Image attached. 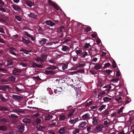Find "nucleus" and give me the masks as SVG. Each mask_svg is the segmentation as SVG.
<instances>
[{"label":"nucleus","mask_w":134,"mask_h":134,"mask_svg":"<svg viewBox=\"0 0 134 134\" xmlns=\"http://www.w3.org/2000/svg\"><path fill=\"white\" fill-rule=\"evenodd\" d=\"M80 119H79L78 118H75L74 117H71L69 122L71 124H74Z\"/></svg>","instance_id":"obj_6"},{"label":"nucleus","mask_w":134,"mask_h":134,"mask_svg":"<svg viewBox=\"0 0 134 134\" xmlns=\"http://www.w3.org/2000/svg\"><path fill=\"white\" fill-rule=\"evenodd\" d=\"M36 128L37 130L40 131H42L44 129H45V126H42L40 125L39 126H37Z\"/></svg>","instance_id":"obj_31"},{"label":"nucleus","mask_w":134,"mask_h":134,"mask_svg":"<svg viewBox=\"0 0 134 134\" xmlns=\"http://www.w3.org/2000/svg\"><path fill=\"white\" fill-rule=\"evenodd\" d=\"M105 107V105H102V106H100V108L98 109V110H102L103 108Z\"/></svg>","instance_id":"obj_59"},{"label":"nucleus","mask_w":134,"mask_h":134,"mask_svg":"<svg viewBox=\"0 0 134 134\" xmlns=\"http://www.w3.org/2000/svg\"><path fill=\"white\" fill-rule=\"evenodd\" d=\"M50 24L49 26H53L55 24L51 20H50Z\"/></svg>","instance_id":"obj_53"},{"label":"nucleus","mask_w":134,"mask_h":134,"mask_svg":"<svg viewBox=\"0 0 134 134\" xmlns=\"http://www.w3.org/2000/svg\"><path fill=\"white\" fill-rule=\"evenodd\" d=\"M41 57L44 60H46L47 59V55L45 54L41 55Z\"/></svg>","instance_id":"obj_51"},{"label":"nucleus","mask_w":134,"mask_h":134,"mask_svg":"<svg viewBox=\"0 0 134 134\" xmlns=\"http://www.w3.org/2000/svg\"><path fill=\"white\" fill-rule=\"evenodd\" d=\"M22 70L20 69L14 68L13 70V74L15 75H20L22 72Z\"/></svg>","instance_id":"obj_4"},{"label":"nucleus","mask_w":134,"mask_h":134,"mask_svg":"<svg viewBox=\"0 0 134 134\" xmlns=\"http://www.w3.org/2000/svg\"><path fill=\"white\" fill-rule=\"evenodd\" d=\"M20 52H23L25 53H26V52H27V50L24 49H22L20 50Z\"/></svg>","instance_id":"obj_61"},{"label":"nucleus","mask_w":134,"mask_h":134,"mask_svg":"<svg viewBox=\"0 0 134 134\" xmlns=\"http://www.w3.org/2000/svg\"><path fill=\"white\" fill-rule=\"evenodd\" d=\"M96 65L94 66V69L96 70H98L100 69L101 68V66L99 64H94Z\"/></svg>","instance_id":"obj_33"},{"label":"nucleus","mask_w":134,"mask_h":134,"mask_svg":"<svg viewBox=\"0 0 134 134\" xmlns=\"http://www.w3.org/2000/svg\"><path fill=\"white\" fill-rule=\"evenodd\" d=\"M45 72L47 74L51 75L55 74V72L52 70H46Z\"/></svg>","instance_id":"obj_27"},{"label":"nucleus","mask_w":134,"mask_h":134,"mask_svg":"<svg viewBox=\"0 0 134 134\" xmlns=\"http://www.w3.org/2000/svg\"><path fill=\"white\" fill-rule=\"evenodd\" d=\"M98 107L97 105L96 106H92L90 107V108L91 109H95L97 108Z\"/></svg>","instance_id":"obj_64"},{"label":"nucleus","mask_w":134,"mask_h":134,"mask_svg":"<svg viewBox=\"0 0 134 134\" xmlns=\"http://www.w3.org/2000/svg\"><path fill=\"white\" fill-rule=\"evenodd\" d=\"M15 18L18 21H21V18L18 15H16L15 16Z\"/></svg>","instance_id":"obj_46"},{"label":"nucleus","mask_w":134,"mask_h":134,"mask_svg":"<svg viewBox=\"0 0 134 134\" xmlns=\"http://www.w3.org/2000/svg\"><path fill=\"white\" fill-rule=\"evenodd\" d=\"M52 117L53 116L52 115H48L45 116V118L46 120H49L51 119Z\"/></svg>","instance_id":"obj_30"},{"label":"nucleus","mask_w":134,"mask_h":134,"mask_svg":"<svg viewBox=\"0 0 134 134\" xmlns=\"http://www.w3.org/2000/svg\"><path fill=\"white\" fill-rule=\"evenodd\" d=\"M15 89L17 92H21L24 90V87L21 84H17L15 87Z\"/></svg>","instance_id":"obj_3"},{"label":"nucleus","mask_w":134,"mask_h":134,"mask_svg":"<svg viewBox=\"0 0 134 134\" xmlns=\"http://www.w3.org/2000/svg\"><path fill=\"white\" fill-rule=\"evenodd\" d=\"M53 42H48L47 43H46V46H51L53 45Z\"/></svg>","instance_id":"obj_55"},{"label":"nucleus","mask_w":134,"mask_h":134,"mask_svg":"<svg viewBox=\"0 0 134 134\" xmlns=\"http://www.w3.org/2000/svg\"><path fill=\"white\" fill-rule=\"evenodd\" d=\"M41 119L39 118L36 119V123L37 124H38L41 121Z\"/></svg>","instance_id":"obj_62"},{"label":"nucleus","mask_w":134,"mask_h":134,"mask_svg":"<svg viewBox=\"0 0 134 134\" xmlns=\"http://www.w3.org/2000/svg\"><path fill=\"white\" fill-rule=\"evenodd\" d=\"M82 118L83 120H86L91 118H90V115L89 114L86 113L83 115L82 116Z\"/></svg>","instance_id":"obj_17"},{"label":"nucleus","mask_w":134,"mask_h":134,"mask_svg":"<svg viewBox=\"0 0 134 134\" xmlns=\"http://www.w3.org/2000/svg\"><path fill=\"white\" fill-rule=\"evenodd\" d=\"M106 92L105 91H102L100 92L98 95V97H101L102 96L105 94Z\"/></svg>","instance_id":"obj_38"},{"label":"nucleus","mask_w":134,"mask_h":134,"mask_svg":"<svg viewBox=\"0 0 134 134\" xmlns=\"http://www.w3.org/2000/svg\"><path fill=\"white\" fill-rule=\"evenodd\" d=\"M75 112V110H70V111H69V114H68V116L70 117Z\"/></svg>","instance_id":"obj_36"},{"label":"nucleus","mask_w":134,"mask_h":134,"mask_svg":"<svg viewBox=\"0 0 134 134\" xmlns=\"http://www.w3.org/2000/svg\"><path fill=\"white\" fill-rule=\"evenodd\" d=\"M69 48L68 46H64L63 45L62 46V50L64 51H69Z\"/></svg>","instance_id":"obj_22"},{"label":"nucleus","mask_w":134,"mask_h":134,"mask_svg":"<svg viewBox=\"0 0 134 134\" xmlns=\"http://www.w3.org/2000/svg\"><path fill=\"white\" fill-rule=\"evenodd\" d=\"M23 121V122L25 123H30V122H31L30 120L28 118L24 119Z\"/></svg>","instance_id":"obj_42"},{"label":"nucleus","mask_w":134,"mask_h":134,"mask_svg":"<svg viewBox=\"0 0 134 134\" xmlns=\"http://www.w3.org/2000/svg\"><path fill=\"white\" fill-rule=\"evenodd\" d=\"M81 56V57L82 59L84 58L86 56L88 55V53L87 52H85L84 54H83Z\"/></svg>","instance_id":"obj_45"},{"label":"nucleus","mask_w":134,"mask_h":134,"mask_svg":"<svg viewBox=\"0 0 134 134\" xmlns=\"http://www.w3.org/2000/svg\"><path fill=\"white\" fill-rule=\"evenodd\" d=\"M48 3L49 4L53 6L57 10L59 9V7L57 4L52 1L51 0L49 1Z\"/></svg>","instance_id":"obj_7"},{"label":"nucleus","mask_w":134,"mask_h":134,"mask_svg":"<svg viewBox=\"0 0 134 134\" xmlns=\"http://www.w3.org/2000/svg\"><path fill=\"white\" fill-rule=\"evenodd\" d=\"M29 17L33 18H35L36 17V15L34 13H30L28 16Z\"/></svg>","instance_id":"obj_40"},{"label":"nucleus","mask_w":134,"mask_h":134,"mask_svg":"<svg viewBox=\"0 0 134 134\" xmlns=\"http://www.w3.org/2000/svg\"><path fill=\"white\" fill-rule=\"evenodd\" d=\"M92 103V101H90L89 102H87L85 105L86 107H87L88 106L91 105Z\"/></svg>","instance_id":"obj_56"},{"label":"nucleus","mask_w":134,"mask_h":134,"mask_svg":"<svg viewBox=\"0 0 134 134\" xmlns=\"http://www.w3.org/2000/svg\"><path fill=\"white\" fill-rule=\"evenodd\" d=\"M119 80V79L118 78L113 79L112 80V81H114L116 83L118 82Z\"/></svg>","instance_id":"obj_63"},{"label":"nucleus","mask_w":134,"mask_h":134,"mask_svg":"<svg viewBox=\"0 0 134 134\" xmlns=\"http://www.w3.org/2000/svg\"><path fill=\"white\" fill-rule=\"evenodd\" d=\"M47 41V39L44 38H42L41 40H39L38 41L39 43L41 45H43L45 44L46 42Z\"/></svg>","instance_id":"obj_16"},{"label":"nucleus","mask_w":134,"mask_h":134,"mask_svg":"<svg viewBox=\"0 0 134 134\" xmlns=\"http://www.w3.org/2000/svg\"><path fill=\"white\" fill-rule=\"evenodd\" d=\"M91 127L90 126H87V130L88 132H91Z\"/></svg>","instance_id":"obj_57"},{"label":"nucleus","mask_w":134,"mask_h":134,"mask_svg":"<svg viewBox=\"0 0 134 134\" xmlns=\"http://www.w3.org/2000/svg\"><path fill=\"white\" fill-rule=\"evenodd\" d=\"M111 87L110 85L108 86V85L105 86L103 87V88H108L107 89H106L105 90V91H106L107 92H109L110 89L111 88Z\"/></svg>","instance_id":"obj_34"},{"label":"nucleus","mask_w":134,"mask_h":134,"mask_svg":"<svg viewBox=\"0 0 134 134\" xmlns=\"http://www.w3.org/2000/svg\"><path fill=\"white\" fill-rule=\"evenodd\" d=\"M103 127L102 125L99 124L97 125L94 129L93 133H97L98 132H101Z\"/></svg>","instance_id":"obj_1"},{"label":"nucleus","mask_w":134,"mask_h":134,"mask_svg":"<svg viewBox=\"0 0 134 134\" xmlns=\"http://www.w3.org/2000/svg\"><path fill=\"white\" fill-rule=\"evenodd\" d=\"M8 79L10 81L14 82L15 81L16 78L15 76H11L8 77Z\"/></svg>","instance_id":"obj_23"},{"label":"nucleus","mask_w":134,"mask_h":134,"mask_svg":"<svg viewBox=\"0 0 134 134\" xmlns=\"http://www.w3.org/2000/svg\"><path fill=\"white\" fill-rule=\"evenodd\" d=\"M103 99L104 102H106L110 101L111 99V98L108 97H106L104 98Z\"/></svg>","instance_id":"obj_35"},{"label":"nucleus","mask_w":134,"mask_h":134,"mask_svg":"<svg viewBox=\"0 0 134 134\" xmlns=\"http://www.w3.org/2000/svg\"><path fill=\"white\" fill-rule=\"evenodd\" d=\"M111 64L110 63H105V65L103 67V68H107V67H109V66H110Z\"/></svg>","instance_id":"obj_49"},{"label":"nucleus","mask_w":134,"mask_h":134,"mask_svg":"<svg viewBox=\"0 0 134 134\" xmlns=\"http://www.w3.org/2000/svg\"><path fill=\"white\" fill-rule=\"evenodd\" d=\"M51 70H54L56 69L57 67L53 65H50Z\"/></svg>","instance_id":"obj_50"},{"label":"nucleus","mask_w":134,"mask_h":134,"mask_svg":"<svg viewBox=\"0 0 134 134\" xmlns=\"http://www.w3.org/2000/svg\"><path fill=\"white\" fill-rule=\"evenodd\" d=\"M91 29V28L90 27H87L85 29V31L86 32H88L90 31Z\"/></svg>","instance_id":"obj_47"},{"label":"nucleus","mask_w":134,"mask_h":134,"mask_svg":"<svg viewBox=\"0 0 134 134\" xmlns=\"http://www.w3.org/2000/svg\"><path fill=\"white\" fill-rule=\"evenodd\" d=\"M7 66H12L13 65V61L11 60H8L7 61Z\"/></svg>","instance_id":"obj_29"},{"label":"nucleus","mask_w":134,"mask_h":134,"mask_svg":"<svg viewBox=\"0 0 134 134\" xmlns=\"http://www.w3.org/2000/svg\"><path fill=\"white\" fill-rule=\"evenodd\" d=\"M50 20H47L46 21H44L43 22V24H46L47 25L49 26Z\"/></svg>","instance_id":"obj_48"},{"label":"nucleus","mask_w":134,"mask_h":134,"mask_svg":"<svg viewBox=\"0 0 134 134\" xmlns=\"http://www.w3.org/2000/svg\"><path fill=\"white\" fill-rule=\"evenodd\" d=\"M75 52L77 54L76 55L77 56H81L83 53V52L81 49L76 50L75 51Z\"/></svg>","instance_id":"obj_13"},{"label":"nucleus","mask_w":134,"mask_h":134,"mask_svg":"<svg viewBox=\"0 0 134 134\" xmlns=\"http://www.w3.org/2000/svg\"><path fill=\"white\" fill-rule=\"evenodd\" d=\"M22 42L26 44H29L31 43V42L30 41L27 40L23 37L22 38Z\"/></svg>","instance_id":"obj_32"},{"label":"nucleus","mask_w":134,"mask_h":134,"mask_svg":"<svg viewBox=\"0 0 134 134\" xmlns=\"http://www.w3.org/2000/svg\"><path fill=\"white\" fill-rule=\"evenodd\" d=\"M78 64L79 67H81V68L83 67L85 65V63Z\"/></svg>","instance_id":"obj_60"},{"label":"nucleus","mask_w":134,"mask_h":134,"mask_svg":"<svg viewBox=\"0 0 134 134\" xmlns=\"http://www.w3.org/2000/svg\"><path fill=\"white\" fill-rule=\"evenodd\" d=\"M87 125V123L86 122H82L80 124L78 127L79 128H83L85 126Z\"/></svg>","instance_id":"obj_24"},{"label":"nucleus","mask_w":134,"mask_h":134,"mask_svg":"<svg viewBox=\"0 0 134 134\" xmlns=\"http://www.w3.org/2000/svg\"><path fill=\"white\" fill-rule=\"evenodd\" d=\"M93 120L92 123L94 125H95L98 123V117H94L92 118Z\"/></svg>","instance_id":"obj_15"},{"label":"nucleus","mask_w":134,"mask_h":134,"mask_svg":"<svg viewBox=\"0 0 134 134\" xmlns=\"http://www.w3.org/2000/svg\"><path fill=\"white\" fill-rule=\"evenodd\" d=\"M127 99L125 102V104L129 103L131 101V99L129 98V97H127Z\"/></svg>","instance_id":"obj_58"},{"label":"nucleus","mask_w":134,"mask_h":134,"mask_svg":"<svg viewBox=\"0 0 134 134\" xmlns=\"http://www.w3.org/2000/svg\"><path fill=\"white\" fill-rule=\"evenodd\" d=\"M7 130V127L4 125H0V130L4 132L6 131Z\"/></svg>","instance_id":"obj_20"},{"label":"nucleus","mask_w":134,"mask_h":134,"mask_svg":"<svg viewBox=\"0 0 134 134\" xmlns=\"http://www.w3.org/2000/svg\"><path fill=\"white\" fill-rule=\"evenodd\" d=\"M13 111L14 112L17 113H23L25 112V111L23 110L20 108L18 109H15L13 110Z\"/></svg>","instance_id":"obj_12"},{"label":"nucleus","mask_w":134,"mask_h":134,"mask_svg":"<svg viewBox=\"0 0 134 134\" xmlns=\"http://www.w3.org/2000/svg\"><path fill=\"white\" fill-rule=\"evenodd\" d=\"M9 51L12 55L16 57L18 56V54L16 53L17 52L16 49L15 48L13 47H10L9 49Z\"/></svg>","instance_id":"obj_2"},{"label":"nucleus","mask_w":134,"mask_h":134,"mask_svg":"<svg viewBox=\"0 0 134 134\" xmlns=\"http://www.w3.org/2000/svg\"><path fill=\"white\" fill-rule=\"evenodd\" d=\"M35 60L38 63H43L44 62V60L42 59L39 57H37L36 58H35Z\"/></svg>","instance_id":"obj_21"},{"label":"nucleus","mask_w":134,"mask_h":134,"mask_svg":"<svg viewBox=\"0 0 134 134\" xmlns=\"http://www.w3.org/2000/svg\"><path fill=\"white\" fill-rule=\"evenodd\" d=\"M13 97L14 99L19 101V102L23 100V99L22 97L17 95H13Z\"/></svg>","instance_id":"obj_9"},{"label":"nucleus","mask_w":134,"mask_h":134,"mask_svg":"<svg viewBox=\"0 0 134 134\" xmlns=\"http://www.w3.org/2000/svg\"><path fill=\"white\" fill-rule=\"evenodd\" d=\"M66 119V116L64 115H60L59 116V120L60 121H64Z\"/></svg>","instance_id":"obj_25"},{"label":"nucleus","mask_w":134,"mask_h":134,"mask_svg":"<svg viewBox=\"0 0 134 134\" xmlns=\"http://www.w3.org/2000/svg\"><path fill=\"white\" fill-rule=\"evenodd\" d=\"M124 107H122L120 108L118 110L117 112V113L118 114H120L122 112V110L124 109Z\"/></svg>","instance_id":"obj_43"},{"label":"nucleus","mask_w":134,"mask_h":134,"mask_svg":"<svg viewBox=\"0 0 134 134\" xmlns=\"http://www.w3.org/2000/svg\"><path fill=\"white\" fill-rule=\"evenodd\" d=\"M13 8L16 11H18L20 10V8L19 6L17 5H12Z\"/></svg>","instance_id":"obj_19"},{"label":"nucleus","mask_w":134,"mask_h":134,"mask_svg":"<svg viewBox=\"0 0 134 134\" xmlns=\"http://www.w3.org/2000/svg\"><path fill=\"white\" fill-rule=\"evenodd\" d=\"M66 130L67 128L65 127H64L60 129L58 132L60 134H64L66 133Z\"/></svg>","instance_id":"obj_10"},{"label":"nucleus","mask_w":134,"mask_h":134,"mask_svg":"<svg viewBox=\"0 0 134 134\" xmlns=\"http://www.w3.org/2000/svg\"><path fill=\"white\" fill-rule=\"evenodd\" d=\"M117 66L115 62V61L114 60L113 62V67L114 69H115Z\"/></svg>","instance_id":"obj_52"},{"label":"nucleus","mask_w":134,"mask_h":134,"mask_svg":"<svg viewBox=\"0 0 134 134\" xmlns=\"http://www.w3.org/2000/svg\"><path fill=\"white\" fill-rule=\"evenodd\" d=\"M0 11L3 12H5L6 11V10L5 9L3 8L2 6L0 5Z\"/></svg>","instance_id":"obj_41"},{"label":"nucleus","mask_w":134,"mask_h":134,"mask_svg":"<svg viewBox=\"0 0 134 134\" xmlns=\"http://www.w3.org/2000/svg\"><path fill=\"white\" fill-rule=\"evenodd\" d=\"M0 99L3 102H4L7 100V99L3 97V95L2 94H0Z\"/></svg>","instance_id":"obj_37"},{"label":"nucleus","mask_w":134,"mask_h":134,"mask_svg":"<svg viewBox=\"0 0 134 134\" xmlns=\"http://www.w3.org/2000/svg\"><path fill=\"white\" fill-rule=\"evenodd\" d=\"M9 121L8 119H0V122H1L3 124H6V123H9Z\"/></svg>","instance_id":"obj_18"},{"label":"nucleus","mask_w":134,"mask_h":134,"mask_svg":"<svg viewBox=\"0 0 134 134\" xmlns=\"http://www.w3.org/2000/svg\"><path fill=\"white\" fill-rule=\"evenodd\" d=\"M24 126L22 124H19L17 127L16 130L19 132L22 133L24 130Z\"/></svg>","instance_id":"obj_5"},{"label":"nucleus","mask_w":134,"mask_h":134,"mask_svg":"<svg viewBox=\"0 0 134 134\" xmlns=\"http://www.w3.org/2000/svg\"><path fill=\"white\" fill-rule=\"evenodd\" d=\"M91 46V45H90L89 43H86L85 44L84 47V48L85 49H87L88 48L89 46Z\"/></svg>","instance_id":"obj_44"},{"label":"nucleus","mask_w":134,"mask_h":134,"mask_svg":"<svg viewBox=\"0 0 134 134\" xmlns=\"http://www.w3.org/2000/svg\"><path fill=\"white\" fill-rule=\"evenodd\" d=\"M24 34L26 36L30 38L32 41H34L35 40V37H34L32 35H31L30 34H28V32L26 31H24Z\"/></svg>","instance_id":"obj_11"},{"label":"nucleus","mask_w":134,"mask_h":134,"mask_svg":"<svg viewBox=\"0 0 134 134\" xmlns=\"http://www.w3.org/2000/svg\"><path fill=\"white\" fill-rule=\"evenodd\" d=\"M25 2L28 6L30 7H31L32 6L35 5L34 2L30 0H25Z\"/></svg>","instance_id":"obj_8"},{"label":"nucleus","mask_w":134,"mask_h":134,"mask_svg":"<svg viewBox=\"0 0 134 134\" xmlns=\"http://www.w3.org/2000/svg\"><path fill=\"white\" fill-rule=\"evenodd\" d=\"M8 117L10 118L13 119H16L18 118L19 116L15 114H12L9 115H8Z\"/></svg>","instance_id":"obj_26"},{"label":"nucleus","mask_w":134,"mask_h":134,"mask_svg":"<svg viewBox=\"0 0 134 134\" xmlns=\"http://www.w3.org/2000/svg\"><path fill=\"white\" fill-rule=\"evenodd\" d=\"M0 110L3 111H7V109L4 107H0Z\"/></svg>","instance_id":"obj_54"},{"label":"nucleus","mask_w":134,"mask_h":134,"mask_svg":"<svg viewBox=\"0 0 134 134\" xmlns=\"http://www.w3.org/2000/svg\"><path fill=\"white\" fill-rule=\"evenodd\" d=\"M110 123L107 120H105L104 121V124L106 127H108Z\"/></svg>","instance_id":"obj_39"},{"label":"nucleus","mask_w":134,"mask_h":134,"mask_svg":"<svg viewBox=\"0 0 134 134\" xmlns=\"http://www.w3.org/2000/svg\"><path fill=\"white\" fill-rule=\"evenodd\" d=\"M30 65L32 66L33 68L37 67L38 68H42L43 66L42 65H40L36 64L35 63H31Z\"/></svg>","instance_id":"obj_14"},{"label":"nucleus","mask_w":134,"mask_h":134,"mask_svg":"<svg viewBox=\"0 0 134 134\" xmlns=\"http://www.w3.org/2000/svg\"><path fill=\"white\" fill-rule=\"evenodd\" d=\"M62 66V69L63 70H65L66 69H67L68 67V65L63 63L60 64Z\"/></svg>","instance_id":"obj_28"}]
</instances>
